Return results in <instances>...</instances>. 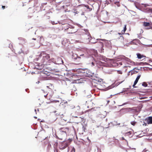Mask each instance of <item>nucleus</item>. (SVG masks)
<instances>
[{
	"mask_svg": "<svg viewBox=\"0 0 152 152\" xmlns=\"http://www.w3.org/2000/svg\"><path fill=\"white\" fill-rule=\"evenodd\" d=\"M66 146H67V145H65L64 146L61 148L60 149L61 150H63V149H65V148H66Z\"/></svg>",
	"mask_w": 152,
	"mask_h": 152,
	"instance_id": "nucleus-22",
	"label": "nucleus"
},
{
	"mask_svg": "<svg viewBox=\"0 0 152 152\" xmlns=\"http://www.w3.org/2000/svg\"><path fill=\"white\" fill-rule=\"evenodd\" d=\"M19 42L20 44L23 45L26 42V40L24 38L22 37H19L18 38Z\"/></svg>",
	"mask_w": 152,
	"mask_h": 152,
	"instance_id": "nucleus-5",
	"label": "nucleus"
},
{
	"mask_svg": "<svg viewBox=\"0 0 152 152\" xmlns=\"http://www.w3.org/2000/svg\"><path fill=\"white\" fill-rule=\"evenodd\" d=\"M71 152H75V149L74 147L72 148Z\"/></svg>",
	"mask_w": 152,
	"mask_h": 152,
	"instance_id": "nucleus-26",
	"label": "nucleus"
},
{
	"mask_svg": "<svg viewBox=\"0 0 152 152\" xmlns=\"http://www.w3.org/2000/svg\"><path fill=\"white\" fill-rule=\"evenodd\" d=\"M151 25L150 26H148V27L146 28V29L147 30H148L150 29H152V23L150 22Z\"/></svg>",
	"mask_w": 152,
	"mask_h": 152,
	"instance_id": "nucleus-15",
	"label": "nucleus"
},
{
	"mask_svg": "<svg viewBox=\"0 0 152 152\" xmlns=\"http://www.w3.org/2000/svg\"><path fill=\"white\" fill-rule=\"evenodd\" d=\"M47 87L51 90H53L54 89L53 86L51 83H48L47 84Z\"/></svg>",
	"mask_w": 152,
	"mask_h": 152,
	"instance_id": "nucleus-9",
	"label": "nucleus"
},
{
	"mask_svg": "<svg viewBox=\"0 0 152 152\" xmlns=\"http://www.w3.org/2000/svg\"><path fill=\"white\" fill-rule=\"evenodd\" d=\"M51 60V62H54L55 61H54V58H52L51 59H50Z\"/></svg>",
	"mask_w": 152,
	"mask_h": 152,
	"instance_id": "nucleus-31",
	"label": "nucleus"
},
{
	"mask_svg": "<svg viewBox=\"0 0 152 152\" xmlns=\"http://www.w3.org/2000/svg\"><path fill=\"white\" fill-rule=\"evenodd\" d=\"M134 70H132L131 71H130V72H131V75H132V74H133L134 73Z\"/></svg>",
	"mask_w": 152,
	"mask_h": 152,
	"instance_id": "nucleus-25",
	"label": "nucleus"
},
{
	"mask_svg": "<svg viewBox=\"0 0 152 152\" xmlns=\"http://www.w3.org/2000/svg\"><path fill=\"white\" fill-rule=\"evenodd\" d=\"M83 6L86 7L89 11H91L92 10L91 8H90L89 6L87 5H83Z\"/></svg>",
	"mask_w": 152,
	"mask_h": 152,
	"instance_id": "nucleus-13",
	"label": "nucleus"
},
{
	"mask_svg": "<svg viewBox=\"0 0 152 152\" xmlns=\"http://www.w3.org/2000/svg\"><path fill=\"white\" fill-rule=\"evenodd\" d=\"M142 85L145 87H146L147 86L148 84L146 82H143L142 83Z\"/></svg>",
	"mask_w": 152,
	"mask_h": 152,
	"instance_id": "nucleus-16",
	"label": "nucleus"
},
{
	"mask_svg": "<svg viewBox=\"0 0 152 152\" xmlns=\"http://www.w3.org/2000/svg\"><path fill=\"white\" fill-rule=\"evenodd\" d=\"M33 39H34V40H36V39H35V38H33Z\"/></svg>",
	"mask_w": 152,
	"mask_h": 152,
	"instance_id": "nucleus-38",
	"label": "nucleus"
},
{
	"mask_svg": "<svg viewBox=\"0 0 152 152\" xmlns=\"http://www.w3.org/2000/svg\"><path fill=\"white\" fill-rule=\"evenodd\" d=\"M141 77V75H139L137 77L136 79L139 80V79Z\"/></svg>",
	"mask_w": 152,
	"mask_h": 152,
	"instance_id": "nucleus-24",
	"label": "nucleus"
},
{
	"mask_svg": "<svg viewBox=\"0 0 152 152\" xmlns=\"http://www.w3.org/2000/svg\"><path fill=\"white\" fill-rule=\"evenodd\" d=\"M50 103V102H48V103Z\"/></svg>",
	"mask_w": 152,
	"mask_h": 152,
	"instance_id": "nucleus-42",
	"label": "nucleus"
},
{
	"mask_svg": "<svg viewBox=\"0 0 152 152\" xmlns=\"http://www.w3.org/2000/svg\"><path fill=\"white\" fill-rule=\"evenodd\" d=\"M136 123V122L135 121H132L131 122V124L134 126L135 125Z\"/></svg>",
	"mask_w": 152,
	"mask_h": 152,
	"instance_id": "nucleus-21",
	"label": "nucleus"
},
{
	"mask_svg": "<svg viewBox=\"0 0 152 152\" xmlns=\"http://www.w3.org/2000/svg\"><path fill=\"white\" fill-rule=\"evenodd\" d=\"M91 66H94V63L93 62H92L91 63H90Z\"/></svg>",
	"mask_w": 152,
	"mask_h": 152,
	"instance_id": "nucleus-28",
	"label": "nucleus"
},
{
	"mask_svg": "<svg viewBox=\"0 0 152 152\" xmlns=\"http://www.w3.org/2000/svg\"><path fill=\"white\" fill-rule=\"evenodd\" d=\"M81 57H78L77 58H74V59L75 60H77L78 61L76 63V64H81Z\"/></svg>",
	"mask_w": 152,
	"mask_h": 152,
	"instance_id": "nucleus-10",
	"label": "nucleus"
},
{
	"mask_svg": "<svg viewBox=\"0 0 152 152\" xmlns=\"http://www.w3.org/2000/svg\"><path fill=\"white\" fill-rule=\"evenodd\" d=\"M68 30V34H72L75 33L77 31L76 29H72L70 27L69 28H67L65 29V30Z\"/></svg>",
	"mask_w": 152,
	"mask_h": 152,
	"instance_id": "nucleus-4",
	"label": "nucleus"
},
{
	"mask_svg": "<svg viewBox=\"0 0 152 152\" xmlns=\"http://www.w3.org/2000/svg\"><path fill=\"white\" fill-rule=\"evenodd\" d=\"M2 8L3 9H4L5 8V6H2Z\"/></svg>",
	"mask_w": 152,
	"mask_h": 152,
	"instance_id": "nucleus-34",
	"label": "nucleus"
},
{
	"mask_svg": "<svg viewBox=\"0 0 152 152\" xmlns=\"http://www.w3.org/2000/svg\"><path fill=\"white\" fill-rule=\"evenodd\" d=\"M51 23L53 25H55L57 23H55V21H52Z\"/></svg>",
	"mask_w": 152,
	"mask_h": 152,
	"instance_id": "nucleus-30",
	"label": "nucleus"
},
{
	"mask_svg": "<svg viewBox=\"0 0 152 152\" xmlns=\"http://www.w3.org/2000/svg\"><path fill=\"white\" fill-rule=\"evenodd\" d=\"M70 132V128L68 127L61 128L59 131L58 135L56 136L59 140H63L66 136L67 134Z\"/></svg>",
	"mask_w": 152,
	"mask_h": 152,
	"instance_id": "nucleus-2",
	"label": "nucleus"
},
{
	"mask_svg": "<svg viewBox=\"0 0 152 152\" xmlns=\"http://www.w3.org/2000/svg\"><path fill=\"white\" fill-rule=\"evenodd\" d=\"M53 92L52 91H51L50 92H48L46 95L47 99L50 101V102L55 101L54 99V96H53Z\"/></svg>",
	"mask_w": 152,
	"mask_h": 152,
	"instance_id": "nucleus-3",
	"label": "nucleus"
},
{
	"mask_svg": "<svg viewBox=\"0 0 152 152\" xmlns=\"http://www.w3.org/2000/svg\"><path fill=\"white\" fill-rule=\"evenodd\" d=\"M142 5H143L145 7H146L147 6H149V5L147 4H142Z\"/></svg>",
	"mask_w": 152,
	"mask_h": 152,
	"instance_id": "nucleus-23",
	"label": "nucleus"
},
{
	"mask_svg": "<svg viewBox=\"0 0 152 152\" xmlns=\"http://www.w3.org/2000/svg\"><path fill=\"white\" fill-rule=\"evenodd\" d=\"M151 25L150 22H144L143 23V26L147 28L148 26H150Z\"/></svg>",
	"mask_w": 152,
	"mask_h": 152,
	"instance_id": "nucleus-11",
	"label": "nucleus"
},
{
	"mask_svg": "<svg viewBox=\"0 0 152 152\" xmlns=\"http://www.w3.org/2000/svg\"><path fill=\"white\" fill-rule=\"evenodd\" d=\"M38 59L41 60V63L43 64L44 65H49L51 63L50 55L44 52H42L40 53Z\"/></svg>",
	"mask_w": 152,
	"mask_h": 152,
	"instance_id": "nucleus-1",
	"label": "nucleus"
},
{
	"mask_svg": "<svg viewBox=\"0 0 152 152\" xmlns=\"http://www.w3.org/2000/svg\"><path fill=\"white\" fill-rule=\"evenodd\" d=\"M59 58L60 59H61V58Z\"/></svg>",
	"mask_w": 152,
	"mask_h": 152,
	"instance_id": "nucleus-40",
	"label": "nucleus"
},
{
	"mask_svg": "<svg viewBox=\"0 0 152 152\" xmlns=\"http://www.w3.org/2000/svg\"><path fill=\"white\" fill-rule=\"evenodd\" d=\"M137 58L139 59H141L142 58H144V59H145L146 58V56L143 55H141L140 53H137Z\"/></svg>",
	"mask_w": 152,
	"mask_h": 152,
	"instance_id": "nucleus-8",
	"label": "nucleus"
},
{
	"mask_svg": "<svg viewBox=\"0 0 152 152\" xmlns=\"http://www.w3.org/2000/svg\"><path fill=\"white\" fill-rule=\"evenodd\" d=\"M117 72L118 74H121L122 73V72L121 71L119 70L117 71Z\"/></svg>",
	"mask_w": 152,
	"mask_h": 152,
	"instance_id": "nucleus-27",
	"label": "nucleus"
},
{
	"mask_svg": "<svg viewBox=\"0 0 152 152\" xmlns=\"http://www.w3.org/2000/svg\"><path fill=\"white\" fill-rule=\"evenodd\" d=\"M138 80H136V79L135 80L134 85H133V86L134 87V86L137 83V82H138Z\"/></svg>",
	"mask_w": 152,
	"mask_h": 152,
	"instance_id": "nucleus-18",
	"label": "nucleus"
},
{
	"mask_svg": "<svg viewBox=\"0 0 152 152\" xmlns=\"http://www.w3.org/2000/svg\"><path fill=\"white\" fill-rule=\"evenodd\" d=\"M145 121L148 124H152V116H149L145 119Z\"/></svg>",
	"mask_w": 152,
	"mask_h": 152,
	"instance_id": "nucleus-7",
	"label": "nucleus"
},
{
	"mask_svg": "<svg viewBox=\"0 0 152 152\" xmlns=\"http://www.w3.org/2000/svg\"><path fill=\"white\" fill-rule=\"evenodd\" d=\"M121 37H122V38H124L123 36H121Z\"/></svg>",
	"mask_w": 152,
	"mask_h": 152,
	"instance_id": "nucleus-39",
	"label": "nucleus"
},
{
	"mask_svg": "<svg viewBox=\"0 0 152 152\" xmlns=\"http://www.w3.org/2000/svg\"><path fill=\"white\" fill-rule=\"evenodd\" d=\"M126 25H124V30L121 31V33H122V34H123L125 33L126 31Z\"/></svg>",
	"mask_w": 152,
	"mask_h": 152,
	"instance_id": "nucleus-12",
	"label": "nucleus"
},
{
	"mask_svg": "<svg viewBox=\"0 0 152 152\" xmlns=\"http://www.w3.org/2000/svg\"><path fill=\"white\" fill-rule=\"evenodd\" d=\"M40 64V63L39 64L36 65L35 67V68L39 70H41L43 69L44 66L45 65H44L43 64Z\"/></svg>",
	"mask_w": 152,
	"mask_h": 152,
	"instance_id": "nucleus-6",
	"label": "nucleus"
},
{
	"mask_svg": "<svg viewBox=\"0 0 152 152\" xmlns=\"http://www.w3.org/2000/svg\"><path fill=\"white\" fill-rule=\"evenodd\" d=\"M124 62H125L124 61H117V64L118 65V66L119 64L120 65H122L123 64H124Z\"/></svg>",
	"mask_w": 152,
	"mask_h": 152,
	"instance_id": "nucleus-14",
	"label": "nucleus"
},
{
	"mask_svg": "<svg viewBox=\"0 0 152 152\" xmlns=\"http://www.w3.org/2000/svg\"><path fill=\"white\" fill-rule=\"evenodd\" d=\"M125 58L126 59H127L126 60H127V61H128V60H129V58H126V57H125Z\"/></svg>",
	"mask_w": 152,
	"mask_h": 152,
	"instance_id": "nucleus-36",
	"label": "nucleus"
},
{
	"mask_svg": "<svg viewBox=\"0 0 152 152\" xmlns=\"http://www.w3.org/2000/svg\"><path fill=\"white\" fill-rule=\"evenodd\" d=\"M43 72L45 74H46L47 75H48V73L46 71H43Z\"/></svg>",
	"mask_w": 152,
	"mask_h": 152,
	"instance_id": "nucleus-29",
	"label": "nucleus"
},
{
	"mask_svg": "<svg viewBox=\"0 0 152 152\" xmlns=\"http://www.w3.org/2000/svg\"><path fill=\"white\" fill-rule=\"evenodd\" d=\"M147 123H144V124H143V125H145V126H146L147 125Z\"/></svg>",
	"mask_w": 152,
	"mask_h": 152,
	"instance_id": "nucleus-33",
	"label": "nucleus"
},
{
	"mask_svg": "<svg viewBox=\"0 0 152 152\" xmlns=\"http://www.w3.org/2000/svg\"><path fill=\"white\" fill-rule=\"evenodd\" d=\"M39 39H40V40H39V42H42V40L43 41H44V39L43 37L42 36H41L40 37Z\"/></svg>",
	"mask_w": 152,
	"mask_h": 152,
	"instance_id": "nucleus-20",
	"label": "nucleus"
},
{
	"mask_svg": "<svg viewBox=\"0 0 152 152\" xmlns=\"http://www.w3.org/2000/svg\"><path fill=\"white\" fill-rule=\"evenodd\" d=\"M115 4L117 5L118 7L120 6V4L119 2L116 1L114 3Z\"/></svg>",
	"mask_w": 152,
	"mask_h": 152,
	"instance_id": "nucleus-19",
	"label": "nucleus"
},
{
	"mask_svg": "<svg viewBox=\"0 0 152 152\" xmlns=\"http://www.w3.org/2000/svg\"><path fill=\"white\" fill-rule=\"evenodd\" d=\"M138 80H136V79L135 80L134 85H133V86L134 87V86L137 83V82H138Z\"/></svg>",
	"mask_w": 152,
	"mask_h": 152,
	"instance_id": "nucleus-17",
	"label": "nucleus"
},
{
	"mask_svg": "<svg viewBox=\"0 0 152 152\" xmlns=\"http://www.w3.org/2000/svg\"><path fill=\"white\" fill-rule=\"evenodd\" d=\"M79 118L81 119L80 121H83V118H81L80 117H79Z\"/></svg>",
	"mask_w": 152,
	"mask_h": 152,
	"instance_id": "nucleus-32",
	"label": "nucleus"
},
{
	"mask_svg": "<svg viewBox=\"0 0 152 152\" xmlns=\"http://www.w3.org/2000/svg\"><path fill=\"white\" fill-rule=\"evenodd\" d=\"M75 117L77 118V116H75Z\"/></svg>",
	"mask_w": 152,
	"mask_h": 152,
	"instance_id": "nucleus-41",
	"label": "nucleus"
},
{
	"mask_svg": "<svg viewBox=\"0 0 152 152\" xmlns=\"http://www.w3.org/2000/svg\"><path fill=\"white\" fill-rule=\"evenodd\" d=\"M35 111H36V109L35 110Z\"/></svg>",
	"mask_w": 152,
	"mask_h": 152,
	"instance_id": "nucleus-43",
	"label": "nucleus"
},
{
	"mask_svg": "<svg viewBox=\"0 0 152 152\" xmlns=\"http://www.w3.org/2000/svg\"><path fill=\"white\" fill-rule=\"evenodd\" d=\"M118 34H119V35H121V34H122V33H118Z\"/></svg>",
	"mask_w": 152,
	"mask_h": 152,
	"instance_id": "nucleus-35",
	"label": "nucleus"
},
{
	"mask_svg": "<svg viewBox=\"0 0 152 152\" xmlns=\"http://www.w3.org/2000/svg\"><path fill=\"white\" fill-rule=\"evenodd\" d=\"M80 56H84V54H82L81 55H80Z\"/></svg>",
	"mask_w": 152,
	"mask_h": 152,
	"instance_id": "nucleus-37",
	"label": "nucleus"
}]
</instances>
